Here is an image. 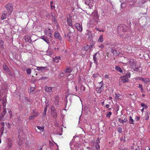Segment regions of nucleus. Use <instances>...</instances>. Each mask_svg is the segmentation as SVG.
Segmentation results:
<instances>
[{
  "instance_id": "nucleus-1",
  "label": "nucleus",
  "mask_w": 150,
  "mask_h": 150,
  "mask_svg": "<svg viewBox=\"0 0 150 150\" xmlns=\"http://www.w3.org/2000/svg\"><path fill=\"white\" fill-rule=\"evenodd\" d=\"M3 111L0 114V120H5L7 117V115L6 114V108H4L3 109Z\"/></svg>"
},
{
  "instance_id": "nucleus-2",
  "label": "nucleus",
  "mask_w": 150,
  "mask_h": 150,
  "mask_svg": "<svg viewBox=\"0 0 150 150\" xmlns=\"http://www.w3.org/2000/svg\"><path fill=\"white\" fill-rule=\"evenodd\" d=\"M100 86L99 87H97L96 89V91L98 93H100L103 90V86L104 85L103 81H101L99 83Z\"/></svg>"
},
{
  "instance_id": "nucleus-3",
  "label": "nucleus",
  "mask_w": 150,
  "mask_h": 150,
  "mask_svg": "<svg viewBox=\"0 0 150 150\" xmlns=\"http://www.w3.org/2000/svg\"><path fill=\"white\" fill-rule=\"evenodd\" d=\"M6 142L7 144L6 146V148L7 149H10L12 146V140L9 138H8L6 139Z\"/></svg>"
},
{
  "instance_id": "nucleus-4",
  "label": "nucleus",
  "mask_w": 150,
  "mask_h": 150,
  "mask_svg": "<svg viewBox=\"0 0 150 150\" xmlns=\"http://www.w3.org/2000/svg\"><path fill=\"white\" fill-rule=\"evenodd\" d=\"M67 21L69 25L73 28L74 26L72 24L71 17L70 15L67 16Z\"/></svg>"
},
{
  "instance_id": "nucleus-5",
  "label": "nucleus",
  "mask_w": 150,
  "mask_h": 150,
  "mask_svg": "<svg viewBox=\"0 0 150 150\" xmlns=\"http://www.w3.org/2000/svg\"><path fill=\"white\" fill-rule=\"evenodd\" d=\"M85 4L89 6L90 8H91V7H92L93 6V2H94L93 0H85Z\"/></svg>"
},
{
  "instance_id": "nucleus-6",
  "label": "nucleus",
  "mask_w": 150,
  "mask_h": 150,
  "mask_svg": "<svg viewBox=\"0 0 150 150\" xmlns=\"http://www.w3.org/2000/svg\"><path fill=\"white\" fill-rule=\"evenodd\" d=\"M45 34L47 36H48L50 37H51L52 31L50 29L48 28H46L44 31Z\"/></svg>"
},
{
  "instance_id": "nucleus-7",
  "label": "nucleus",
  "mask_w": 150,
  "mask_h": 150,
  "mask_svg": "<svg viewBox=\"0 0 150 150\" xmlns=\"http://www.w3.org/2000/svg\"><path fill=\"white\" fill-rule=\"evenodd\" d=\"M138 79L143 81L145 84H146L150 82V79L147 78H143L142 77H139Z\"/></svg>"
},
{
  "instance_id": "nucleus-8",
  "label": "nucleus",
  "mask_w": 150,
  "mask_h": 150,
  "mask_svg": "<svg viewBox=\"0 0 150 150\" xmlns=\"http://www.w3.org/2000/svg\"><path fill=\"white\" fill-rule=\"evenodd\" d=\"M127 28L125 25H121L118 27L117 29L118 30H122L123 31H126L127 30Z\"/></svg>"
},
{
  "instance_id": "nucleus-9",
  "label": "nucleus",
  "mask_w": 150,
  "mask_h": 150,
  "mask_svg": "<svg viewBox=\"0 0 150 150\" xmlns=\"http://www.w3.org/2000/svg\"><path fill=\"white\" fill-rule=\"evenodd\" d=\"M38 112L35 111L34 110L33 111V115L30 116L29 118L30 120H33L35 119V118L37 117L38 115Z\"/></svg>"
},
{
  "instance_id": "nucleus-10",
  "label": "nucleus",
  "mask_w": 150,
  "mask_h": 150,
  "mask_svg": "<svg viewBox=\"0 0 150 150\" xmlns=\"http://www.w3.org/2000/svg\"><path fill=\"white\" fill-rule=\"evenodd\" d=\"M75 26L78 31L81 32L83 30L82 27L81 25L79 23H76L75 24Z\"/></svg>"
},
{
  "instance_id": "nucleus-11",
  "label": "nucleus",
  "mask_w": 150,
  "mask_h": 150,
  "mask_svg": "<svg viewBox=\"0 0 150 150\" xmlns=\"http://www.w3.org/2000/svg\"><path fill=\"white\" fill-rule=\"evenodd\" d=\"M9 15H10L13 11V7L10 4H8L6 6Z\"/></svg>"
},
{
  "instance_id": "nucleus-12",
  "label": "nucleus",
  "mask_w": 150,
  "mask_h": 150,
  "mask_svg": "<svg viewBox=\"0 0 150 150\" xmlns=\"http://www.w3.org/2000/svg\"><path fill=\"white\" fill-rule=\"evenodd\" d=\"M36 69L39 71H45V70H49L48 67H37Z\"/></svg>"
},
{
  "instance_id": "nucleus-13",
  "label": "nucleus",
  "mask_w": 150,
  "mask_h": 150,
  "mask_svg": "<svg viewBox=\"0 0 150 150\" xmlns=\"http://www.w3.org/2000/svg\"><path fill=\"white\" fill-rule=\"evenodd\" d=\"M52 88L51 87H48L47 86H45V91L51 94H52Z\"/></svg>"
},
{
  "instance_id": "nucleus-14",
  "label": "nucleus",
  "mask_w": 150,
  "mask_h": 150,
  "mask_svg": "<svg viewBox=\"0 0 150 150\" xmlns=\"http://www.w3.org/2000/svg\"><path fill=\"white\" fill-rule=\"evenodd\" d=\"M98 52H96L93 55V59L94 62L96 64V65L98 64V62L97 58L96 57V55L98 53Z\"/></svg>"
},
{
  "instance_id": "nucleus-15",
  "label": "nucleus",
  "mask_w": 150,
  "mask_h": 150,
  "mask_svg": "<svg viewBox=\"0 0 150 150\" xmlns=\"http://www.w3.org/2000/svg\"><path fill=\"white\" fill-rule=\"evenodd\" d=\"M41 38L49 45L50 41L48 38L46 36H42Z\"/></svg>"
},
{
  "instance_id": "nucleus-16",
  "label": "nucleus",
  "mask_w": 150,
  "mask_h": 150,
  "mask_svg": "<svg viewBox=\"0 0 150 150\" xmlns=\"http://www.w3.org/2000/svg\"><path fill=\"white\" fill-rule=\"evenodd\" d=\"M6 97L5 96H4L2 100V104L3 105V106L4 107H5L6 106Z\"/></svg>"
},
{
  "instance_id": "nucleus-17",
  "label": "nucleus",
  "mask_w": 150,
  "mask_h": 150,
  "mask_svg": "<svg viewBox=\"0 0 150 150\" xmlns=\"http://www.w3.org/2000/svg\"><path fill=\"white\" fill-rule=\"evenodd\" d=\"M54 36L56 38H57L60 40H62V38L59 35V34L57 31H56L54 33Z\"/></svg>"
},
{
  "instance_id": "nucleus-18",
  "label": "nucleus",
  "mask_w": 150,
  "mask_h": 150,
  "mask_svg": "<svg viewBox=\"0 0 150 150\" xmlns=\"http://www.w3.org/2000/svg\"><path fill=\"white\" fill-rule=\"evenodd\" d=\"M121 81L123 83H125L128 82L129 81L128 79L125 77L122 76L120 77Z\"/></svg>"
},
{
  "instance_id": "nucleus-19",
  "label": "nucleus",
  "mask_w": 150,
  "mask_h": 150,
  "mask_svg": "<svg viewBox=\"0 0 150 150\" xmlns=\"http://www.w3.org/2000/svg\"><path fill=\"white\" fill-rule=\"evenodd\" d=\"M127 119L126 118H125L123 120L122 119L120 118H118V121L119 122L121 123L124 124L127 121Z\"/></svg>"
},
{
  "instance_id": "nucleus-20",
  "label": "nucleus",
  "mask_w": 150,
  "mask_h": 150,
  "mask_svg": "<svg viewBox=\"0 0 150 150\" xmlns=\"http://www.w3.org/2000/svg\"><path fill=\"white\" fill-rule=\"evenodd\" d=\"M3 69L4 71L6 72L8 74H10V72L9 71V70L8 69V67L6 65H4Z\"/></svg>"
},
{
  "instance_id": "nucleus-21",
  "label": "nucleus",
  "mask_w": 150,
  "mask_h": 150,
  "mask_svg": "<svg viewBox=\"0 0 150 150\" xmlns=\"http://www.w3.org/2000/svg\"><path fill=\"white\" fill-rule=\"evenodd\" d=\"M92 47V45L90 46L88 45H86L83 48V49L86 51H87L90 49H91Z\"/></svg>"
},
{
  "instance_id": "nucleus-22",
  "label": "nucleus",
  "mask_w": 150,
  "mask_h": 150,
  "mask_svg": "<svg viewBox=\"0 0 150 150\" xmlns=\"http://www.w3.org/2000/svg\"><path fill=\"white\" fill-rule=\"evenodd\" d=\"M103 35H101L99 36L98 40V42H103Z\"/></svg>"
},
{
  "instance_id": "nucleus-23",
  "label": "nucleus",
  "mask_w": 150,
  "mask_h": 150,
  "mask_svg": "<svg viewBox=\"0 0 150 150\" xmlns=\"http://www.w3.org/2000/svg\"><path fill=\"white\" fill-rule=\"evenodd\" d=\"M4 132V133H6L7 132V130L6 129H4V128L3 127L0 129V134H1V135Z\"/></svg>"
},
{
  "instance_id": "nucleus-24",
  "label": "nucleus",
  "mask_w": 150,
  "mask_h": 150,
  "mask_svg": "<svg viewBox=\"0 0 150 150\" xmlns=\"http://www.w3.org/2000/svg\"><path fill=\"white\" fill-rule=\"evenodd\" d=\"M6 12L4 11V13L2 14L1 19L2 20H3L6 18Z\"/></svg>"
},
{
  "instance_id": "nucleus-25",
  "label": "nucleus",
  "mask_w": 150,
  "mask_h": 150,
  "mask_svg": "<svg viewBox=\"0 0 150 150\" xmlns=\"http://www.w3.org/2000/svg\"><path fill=\"white\" fill-rule=\"evenodd\" d=\"M115 69L120 73H122L123 71L121 68L118 66H116L115 67Z\"/></svg>"
},
{
  "instance_id": "nucleus-26",
  "label": "nucleus",
  "mask_w": 150,
  "mask_h": 150,
  "mask_svg": "<svg viewBox=\"0 0 150 150\" xmlns=\"http://www.w3.org/2000/svg\"><path fill=\"white\" fill-rule=\"evenodd\" d=\"M60 59V57H56L53 59L54 62L58 63L59 62V60Z\"/></svg>"
},
{
  "instance_id": "nucleus-27",
  "label": "nucleus",
  "mask_w": 150,
  "mask_h": 150,
  "mask_svg": "<svg viewBox=\"0 0 150 150\" xmlns=\"http://www.w3.org/2000/svg\"><path fill=\"white\" fill-rule=\"evenodd\" d=\"M129 63L130 66L132 67L135 66L136 64L135 62H134L133 60H131L129 61Z\"/></svg>"
},
{
  "instance_id": "nucleus-28",
  "label": "nucleus",
  "mask_w": 150,
  "mask_h": 150,
  "mask_svg": "<svg viewBox=\"0 0 150 150\" xmlns=\"http://www.w3.org/2000/svg\"><path fill=\"white\" fill-rule=\"evenodd\" d=\"M123 76L125 77V78H127L128 79V78L130 77V73L129 72H128L125 75H123Z\"/></svg>"
},
{
  "instance_id": "nucleus-29",
  "label": "nucleus",
  "mask_w": 150,
  "mask_h": 150,
  "mask_svg": "<svg viewBox=\"0 0 150 150\" xmlns=\"http://www.w3.org/2000/svg\"><path fill=\"white\" fill-rule=\"evenodd\" d=\"M37 128L41 132H43L44 129V126H38L37 127Z\"/></svg>"
},
{
  "instance_id": "nucleus-30",
  "label": "nucleus",
  "mask_w": 150,
  "mask_h": 150,
  "mask_svg": "<svg viewBox=\"0 0 150 150\" xmlns=\"http://www.w3.org/2000/svg\"><path fill=\"white\" fill-rule=\"evenodd\" d=\"M134 120L132 119L131 116L129 117V122L130 124H134Z\"/></svg>"
},
{
  "instance_id": "nucleus-31",
  "label": "nucleus",
  "mask_w": 150,
  "mask_h": 150,
  "mask_svg": "<svg viewBox=\"0 0 150 150\" xmlns=\"http://www.w3.org/2000/svg\"><path fill=\"white\" fill-rule=\"evenodd\" d=\"M72 71L71 69L70 68H67L65 70V72L67 73H70Z\"/></svg>"
},
{
  "instance_id": "nucleus-32",
  "label": "nucleus",
  "mask_w": 150,
  "mask_h": 150,
  "mask_svg": "<svg viewBox=\"0 0 150 150\" xmlns=\"http://www.w3.org/2000/svg\"><path fill=\"white\" fill-rule=\"evenodd\" d=\"M4 41L2 40H0V47L3 48L4 47Z\"/></svg>"
},
{
  "instance_id": "nucleus-33",
  "label": "nucleus",
  "mask_w": 150,
  "mask_h": 150,
  "mask_svg": "<svg viewBox=\"0 0 150 150\" xmlns=\"http://www.w3.org/2000/svg\"><path fill=\"white\" fill-rule=\"evenodd\" d=\"M141 106L144 108L145 109H146L148 108V106L145 105L144 103H142L141 104Z\"/></svg>"
},
{
  "instance_id": "nucleus-34",
  "label": "nucleus",
  "mask_w": 150,
  "mask_h": 150,
  "mask_svg": "<svg viewBox=\"0 0 150 150\" xmlns=\"http://www.w3.org/2000/svg\"><path fill=\"white\" fill-rule=\"evenodd\" d=\"M95 146L96 150H99L100 149V146L99 144H96Z\"/></svg>"
},
{
  "instance_id": "nucleus-35",
  "label": "nucleus",
  "mask_w": 150,
  "mask_h": 150,
  "mask_svg": "<svg viewBox=\"0 0 150 150\" xmlns=\"http://www.w3.org/2000/svg\"><path fill=\"white\" fill-rule=\"evenodd\" d=\"M23 141L22 139H19L17 141L18 144L19 145H20L22 144Z\"/></svg>"
},
{
  "instance_id": "nucleus-36",
  "label": "nucleus",
  "mask_w": 150,
  "mask_h": 150,
  "mask_svg": "<svg viewBox=\"0 0 150 150\" xmlns=\"http://www.w3.org/2000/svg\"><path fill=\"white\" fill-rule=\"evenodd\" d=\"M80 90L81 91H84L85 90V87L84 86L82 85L80 87Z\"/></svg>"
},
{
  "instance_id": "nucleus-37",
  "label": "nucleus",
  "mask_w": 150,
  "mask_h": 150,
  "mask_svg": "<svg viewBox=\"0 0 150 150\" xmlns=\"http://www.w3.org/2000/svg\"><path fill=\"white\" fill-rule=\"evenodd\" d=\"M26 72L28 74H30L31 73V69L30 68H28L26 69Z\"/></svg>"
},
{
  "instance_id": "nucleus-38",
  "label": "nucleus",
  "mask_w": 150,
  "mask_h": 150,
  "mask_svg": "<svg viewBox=\"0 0 150 150\" xmlns=\"http://www.w3.org/2000/svg\"><path fill=\"white\" fill-rule=\"evenodd\" d=\"M98 76H99V74L98 73H97L96 74H94L93 75V77L94 78L98 77Z\"/></svg>"
},
{
  "instance_id": "nucleus-39",
  "label": "nucleus",
  "mask_w": 150,
  "mask_h": 150,
  "mask_svg": "<svg viewBox=\"0 0 150 150\" xmlns=\"http://www.w3.org/2000/svg\"><path fill=\"white\" fill-rule=\"evenodd\" d=\"M112 52L113 53V54L116 55L117 54V51L115 50H112Z\"/></svg>"
},
{
  "instance_id": "nucleus-40",
  "label": "nucleus",
  "mask_w": 150,
  "mask_h": 150,
  "mask_svg": "<svg viewBox=\"0 0 150 150\" xmlns=\"http://www.w3.org/2000/svg\"><path fill=\"white\" fill-rule=\"evenodd\" d=\"M121 96V95L120 94H118L116 93L115 94V99H116L118 98H119Z\"/></svg>"
},
{
  "instance_id": "nucleus-41",
  "label": "nucleus",
  "mask_w": 150,
  "mask_h": 150,
  "mask_svg": "<svg viewBox=\"0 0 150 150\" xmlns=\"http://www.w3.org/2000/svg\"><path fill=\"white\" fill-rule=\"evenodd\" d=\"M122 128L121 127H119L117 129L118 132L120 133H121L122 132Z\"/></svg>"
},
{
  "instance_id": "nucleus-42",
  "label": "nucleus",
  "mask_w": 150,
  "mask_h": 150,
  "mask_svg": "<svg viewBox=\"0 0 150 150\" xmlns=\"http://www.w3.org/2000/svg\"><path fill=\"white\" fill-rule=\"evenodd\" d=\"M112 114V112H109L106 115V116L108 117H110Z\"/></svg>"
},
{
  "instance_id": "nucleus-43",
  "label": "nucleus",
  "mask_w": 150,
  "mask_h": 150,
  "mask_svg": "<svg viewBox=\"0 0 150 150\" xmlns=\"http://www.w3.org/2000/svg\"><path fill=\"white\" fill-rule=\"evenodd\" d=\"M47 105H46V106L45 109L43 111V113L44 114V115H45L46 114V112L47 110Z\"/></svg>"
},
{
  "instance_id": "nucleus-44",
  "label": "nucleus",
  "mask_w": 150,
  "mask_h": 150,
  "mask_svg": "<svg viewBox=\"0 0 150 150\" xmlns=\"http://www.w3.org/2000/svg\"><path fill=\"white\" fill-rule=\"evenodd\" d=\"M7 110L9 114L10 115V116H11L12 115V112H11V110L10 109L8 108V109Z\"/></svg>"
},
{
  "instance_id": "nucleus-45",
  "label": "nucleus",
  "mask_w": 150,
  "mask_h": 150,
  "mask_svg": "<svg viewBox=\"0 0 150 150\" xmlns=\"http://www.w3.org/2000/svg\"><path fill=\"white\" fill-rule=\"evenodd\" d=\"M98 47L99 48H101V49H103L104 47V46L103 44H101L100 45L98 46Z\"/></svg>"
},
{
  "instance_id": "nucleus-46",
  "label": "nucleus",
  "mask_w": 150,
  "mask_h": 150,
  "mask_svg": "<svg viewBox=\"0 0 150 150\" xmlns=\"http://www.w3.org/2000/svg\"><path fill=\"white\" fill-rule=\"evenodd\" d=\"M59 103V100L58 99H56L55 100V105H58Z\"/></svg>"
},
{
  "instance_id": "nucleus-47",
  "label": "nucleus",
  "mask_w": 150,
  "mask_h": 150,
  "mask_svg": "<svg viewBox=\"0 0 150 150\" xmlns=\"http://www.w3.org/2000/svg\"><path fill=\"white\" fill-rule=\"evenodd\" d=\"M100 143V139L99 138H98L96 140V144H99Z\"/></svg>"
},
{
  "instance_id": "nucleus-48",
  "label": "nucleus",
  "mask_w": 150,
  "mask_h": 150,
  "mask_svg": "<svg viewBox=\"0 0 150 150\" xmlns=\"http://www.w3.org/2000/svg\"><path fill=\"white\" fill-rule=\"evenodd\" d=\"M5 125L7 126L8 128H10V126L9 123H5Z\"/></svg>"
},
{
  "instance_id": "nucleus-49",
  "label": "nucleus",
  "mask_w": 150,
  "mask_h": 150,
  "mask_svg": "<svg viewBox=\"0 0 150 150\" xmlns=\"http://www.w3.org/2000/svg\"><path fill=\"white\" fill-rule=\"evenodd\" d=\"M96 30L99 31L100 32H104V30L103 29L100 30L98 28H96Z\"/></svg>"
},
{
  "instance_id": "nucleus-50",
  "label": "nucleus",
  "mask_w": 150,
  "mask_h": 150,
  "mask_svg": "<svg viewBox=\"0 0 150 150\" xmlns=\"http://www.w3.org/2000/svg\"><path fill=\"white\" fill-rule=\"evenodd\" d=\"M140 118L139 116H137L135 118V120L136 121H138L140 120Z\"/></svg>"
},
{
  "instance_id": "nucleus-51",
  "label": "nucleus",
  "mask_w": 150,
  "mask_h": 150,
  "mask_svg": "<svg viewBox=\"0 0 150 150\" xmlns=\"http://www.w3.org/2000/svg\"><path fill=\"white\" fill-rule=\"evenodd\" d=\"M149 117L148 115H146L145 117V120H148L149 119Z\"/></svg>"
},
{
  "instance_id": "nucleus-52",
  "label": "nucleus",
  "mask_w": 150,
  "mask_h": 150,
  "mask_svg": "<svg viewBox=\"0 0 150 150\" xmlns=\"http://www.w3.org/2000/svg\"><path fill=\"white\" fill-rule=\"evenodd\" d=\"M138 87L139 88H140V89H141V88H143V86L141 84H139V85Z\"/></svg>"
},
{
  "instance_id": "nucleus-53",
  "label": "nucleus",
  "mask_w": 150,
  "mask_h": 150,
  "mask_svg": "<svg viewBox=\"0 0 150 150\" xmlns=\"http://www.w3.org/2000/svg\"><path fill=\"white\" fill-rule=\"evenodd\" d=\"M51 9L52 10H53V9H54V8L55 6H53V5H51Z\"/></svg>"
},
{
  "instance_id": "nucleus-54",
  "label": "nucleus",
  "mask_w": 150,
  "mask_h": 150,
  "mask_svg": "<svg viewBox=\"0 0 150 150\" xmlns=\"http://www.w3.org/2000/svg\"><path fill=\"white\" fill-rule=\"evenodd\" d=\"M35 89V88H30V91H34V89Z\"/></svg>"
},
{
  "instance_id": "nucleus-55",
  "label": "nucleus",
  "mask_w": 150,
  "mask_h": 150,
  "mask_svg": "<svg viewBox=\"0 0 150 150\" xmlns=\"http://www.w3.org/2000/svg\"><path fill=\"white\" fill-rule=\"evenodd\" d=\"M105 78L106 79H108L109 78L108 76L107 75H105Z\"/></svg>"
},
{
  "instance_id": "nucleus-56",
  "label": "nucleus",
  "mask_w": 150,
  "mask_h": 150,
  "mask_svg": "<svg viewBox=\"0 0 150 150\" xmlns=\"http://www.w3.org/2000/svg\"><path fill=\"white\" fill-rule=\"evenodd\" d=\"M70 76L71 77V78H73V76L72 75H69L68 76V79H69V77Z\"/></svg>"
},
{
  "instance_id": "nucleus-57",
  "label": "nucleus",
  "mask_w": 150,
  "mask_h": 150,
  "mask_svg": "<svg viewBox=\"0 0 150 150\" xmlns=\"http://www.w3.org/2000/svg\"><path fill=\"white\" fill-rule=\"evenodd\" d=\"M141 90L142 92V93H143V92H144L143 89V88H142L141 89Z\"/></svg>"
},
{
  "instance_id": "nucleus-58",
  "label": "nucleus",
  "mask_w": 150,
  "mask_h": 150,
  "mask_svg": "<svg viewBox=\"0 0 150 150\" xmlns=\"http://www.w3.org/2000/svg\"><path fill=\"white\" fill-rule=\"evenodd\" d=\"M109 106L110 105L109 104H107L106 105V107L107 108H109Z\"/></svg>"
},
{
  "instance_id": "nucleus-59",
  "label": "nucleus",
  "mask_w": 150,
  "mask_h": 150,
  "mask_svg": "<svg viewBox=\"0 0 150 150\" xmlns=\"http://www.w3.org/2000/svg\"><path fill=\"white\" fill-rule=\"evenodd\" d=\"M47 79V77H42V79Z\"/></svg>"
},
{
  "instance_id": "nucleus-60",
  "label": "nucleus",
  "mask_w": 150,
  "mask_h": 150,
  "mask_svg": "<svg viewBox=\"0 0 150 150\" xmlns=\"http://www.w3.org/2000/svg\"><path fill=\"white\" fill-rule=\"evenodd\" d=\"M1 125L3 126V127L4 126V123L3 122H2L1 124Z\"/></svg>"
},
{
  "instance_id": "nucleus-61",
  "label": "nucleus",
  "mask_w": 150,
  "mask_h": 150,
  "mask_svg": "<svg viewBox=\"0 0 150 150\" xmlns=\"http://www.w3.org/2000/svg\"><path fill=\"white\" fill-rule=\"evenodd\" d=\"M144 109V108H143L141 110V111L142 112H143Z\"/></svg>"
},
{
  "instance_id": "nucleus-62",
  "label": "nucleus",
  "mask_w": 150,
  "mask_h": 150,
  "mask_svg": "<svg viewBox=\"0 0 150 150\" xmlns=\"http://www.w3.org/2000/svg\"><path fill=\"white\" fill-rule=\"evenodd\" d=\"M53 2L52 1H51L50 2V4L51 5H52V4H53Z\"/></svg>"
},
{
  "instance_id": "nucleus-63",
  "label": "nucleus",
  "mask_w": 150,
  "mask_h": 150,
  "mask_svg": "<svg viewBox=\"0 0 150 150\" xmlns=\"http://www.w3.org/2000/svg\"><path fill=\"white\" fill-rule=\"evenodd\" d=\"M101 103L103 105L104 104V101H103L102 102V103Z\"/></svg>"
},
{
  "instance_id": "nucleus-64",
  "label": "nucleus",
  "mask_w": 150,
  "mask_h": 150,
  "mask_svg": "<svg viewBox=\"0 0 150 150\" xmlns=\"http://www.w3.org/2000/svg\"><path fill=\"white\" fill-rule=\"evenodd\" d=\"M39 150H42V148L40 147L39 149Z\"/></svg>"
}]
</instances>
